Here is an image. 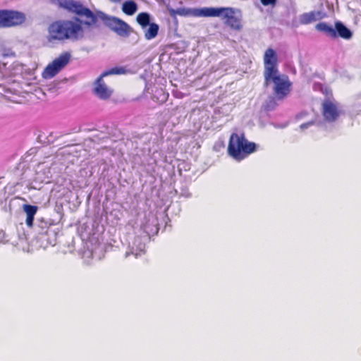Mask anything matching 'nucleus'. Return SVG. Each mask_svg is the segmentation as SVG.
<instances>
[{
  "label": "nucleus",
  "instance_id": "obj_11",
  "mask_svg": "<svg viewBox=\"0 0 361 361\" xmlns=\"http://www.w3.org/2000/svg\"><path fill=\"white\" fill-rule=\"evenodd\" d=\"M264 77L267 79L273 73H277L278 71V57L276 52L272 48H268L264 55Z\"/></svg>",
  "mask_w": 361,
  "mask_h": 361
},
{
  "label": "nucleus",
  "instance_id": "obj_12",
  "mask_svg": "<svg viewBox=\"0 0 361 361\" xmlns=\"http://www.w3.org/2000/svg\"><path fill=\"white\" fill-rule=\"evenodd\" d=\"M325 13L320 11H312L304 13L300 16V23L302 25H308L325 17Z\"/></svg>",
  "mask_w": 361,
  "mask_h": 361
},
{
  "label": "nucleus",
  "instance_id": "obj_21",
  "mask_svg": "<svg viewBox=\"0 0 361 361\" xmlns=\"http://www.w3.org/2000/svg\"><path fill=\"white\" fill-rule=\"evenodd\" d=\"M261 3L264 6L273 5L274 6L276 3V0H260Z\"/></svg>",
  "mask_w": 361,
  "mask_h": 361
},
{
  "label": "nucleus",
  "instance_id": "obj_3",
  "mask_svg": "<svg viewBox=\"0 0 361 361\" xmlns=\"http://www.w3.org/2000/svg\"><path fill=\"white\" fill-rule=\"evenodd\" d=\"M271 82L274 84V94L278 100H283L290 94L292 82L287 75H280L278 72L273 73L268 79L264 78L265 85H268Z\"/></svg>",
  "mask_w": 361,
  "mask_h": 361
},
{
  "label": "nucleus",
  "instance_id": "obj_10",
  "mask_svg": "<svg viewBox=\"0 0 361 361\" xmlns=\"http://www.w3.org/2000/svg\"><path fill=\"white\" fill-rule=\"evenodd\" d=\"M209 7L201 8H178L176 9L168 8L169 15L176 18L178 16L182 17H208Z\"/></svg>",
  "mask_w": 361,
  "mask_h": 361
},
{
  "label": "nucleus",
  "instance_id": "obj_8",
  "mask_svg": "<svg viewBox=\"0 0 361 361\" xmlns=\"http://www.w3.org/2000/svg\"><path fill=\"white\" fill-rule=\"evenodd\" d=\"M25 15L13 10H0V27H11L22 25Z\"/></svg>",
  "mask_w": 361,
  "mask_h": 361
},
{
  "label": "nucleus",
  "instance_id": "obj_13",
  "mask_svg": "<svg viewBox=\"0 0 361 361\" xmlns=\"http://www.w3.org/2000/svg\"><path fill=\"white\" fill-rule=\"evenodd\" d=\"M335 30L336 36L338 35L345 39H350L353 35L352 32L340 21L335 23Z\"/></svg>",
  "mask_w": 361,
  "mask_h": 361
},
{
  "label": "nucleus",
  "instance_id": "obj_19",
  "mask_svg": "<svg viewBox=\"0 0 361 361\" xmlns=\"http://www.w3.org/2000/svg\"><path fill=\"white\" fill-rule=\"evenodd\" d=\"M23 210L26 213V216H35L37 212V207L30 204H24Z\"/></svg>",
  "mask_w": 361,
  "mask_h": 361
},
{
  "label": "nucleus",
  "instance_id": "obj_2",
  "mask_svg": "<svg viewBox=\"0 0 361 361\" xmlns=\"http://www.w3.org/2000/svg\"><path fill=\"white\" fill-rule=\"evenodd\" d=\"M257 149V145L248 141L243 133H233L230 136L227 152L233 159L240 161L256 152Z\"/></svg>",
  "mask_w": 361,
  "mask_h": 361
},
{
  "label": "nucleus",
  "instance_id": "obj_17",
  "mask_svg": "<svg viewBox=\"0 0 361 361\" xmlns=\"http://www.w3.org/2000/svg\"><path fill=\"white\" fill-rule=\"evenodd\" d=\"M137 23L142 27H145L150 23L149 14L145 12L139 13L136 18Z\"/></svg>",
  "mask_w": 361,
  "mask_h": 361
},
{
  "label": "nucleus",
  "instance_id": "obj_9",
  "mask_svg": "<svg viewBox=\"0 0 361 361\" xmlns=\"http://www.w3.org/2000/svg\"><path fill=\"white\" fill-rule=\"evenodd\" d=\"M71 58V55L69 52H64L59 55L45 68L42 73L43 78L47 79L54 77L69 63Z\"/></svg>",
  "mask_w": 361,
  "mask_h": 361
},
{
  "label": "nucleus",
  "instance_id": "obj_15",
  "mask_svg": "<svg viewBox=\"0 0 361 361\" xmlns=\"http://www.w3.org/2000/svg\"><path fill=\"white\" fill-rule=\"evenodd\" d=\"M137 10V5L134 1H126L122 5V11L128 16H133Z\"/></svg>",
  "mask_w": 361,
  "mask_h": 361
},
{
  "label": "nucleus",
  "instance_id": "obj_18",
  "mask_svg": "<svg viewBox=\"0 0 361 361\" xmlns=\"http://www.w3.org/2000/svg\"><path fill=\"white\" fill-rule=\"evenodd\" d=\"M276 100L277 98L275 96L269 97L264 103L263 109L267 111L275 109L276 107L278 106Z\"/></svg>",
  "mask_w": 361,
  "mask_h": 361
},
{
  "label": "nucleus",
  "instance_id": "obj_6",
  "mask_svg": "<svg viewBox=\"0 0 361 361\" xmlns=\"http://www.w3.org/2000/svg\"><path fill=\"white\" fill-rule=\"evenodd\" d=\"M99 17L102 20L106 26L121 37H128L130 34V27L121 19L110 16L103 12L98 13Z\"/></svg>",
  "mask_w": 361,
  "mask_h": 361
},
{
  "label": "nucleus",
  "instance_id": "obj_1",
  "mask_svg": "<svg viewBox=\"0 0 361 361\" xmlns=\"http://www.w3.org/2000/svg\"><path fill=\"white\" fill-rule=\"evenodd\" d=\"M60 8L77 16L72 20H57L49 24L47 39L49 42L78 41L84 37L83 26L91 27L97 25V16L80 1L75 0H54Z\"/></svg>",
  "mask_w": 361,
  "mask_h": 361
},
{
  "label": "nucleus",
  "instance_id": "obj_4",
  "mask_svg": "<svg viewBox=\"0 0 361 361\" xmlns=\"http://www.w3.org/2000/svg\"><path fill=\"white\" fill-rule=\"evenodd\" d=\"M126 73L124 67H114L104 71L94 83L93 92L99 99L106 100L111 97L113 90L104 82L103 78L110 75H121Z\"/></svg>",
  "mask_w": 361,
  "mask_h": 361
},
{
  "label": "nucleus",
  "instance_id": "obj_16",
  "mask_svg": "<svg viewBox=\"0 0 361 361\" xmlns=\"http://www.w3.org/2000/svg\"><path fill=\"white\" fill-rule=\"evenodd\" d=\"M159 26L157 24L152 23L149 25V28L145 32V39L149 40L154 39L158 34Z\"/></svg>",
  "mask_w": 361,
  "mask_h": 361
},
{
  "label": "nucleus",
  "instance_id": "obj_7",
  "mask_svg": "<svg viewBox=\"0 0 361 361\" xmlns=\"http://www.w3.org/2000/svg\"><path fill=\"white\" fill-rule=\"evenodd\" d=\"M208 17L222 16L225 23L234 30H240L242 27L240 20L235 16V9L231 7L213 8L209 7Z\"/></svg>",
  "mask_w": 361,
  "mask_h": 361
},
{
  "label": "nucleus",
  "instance_id": "obj_14",
  "mask_svg": "<svg viewBox=\"0 0 361 361\" xmlns=\"http://www.w3.org/2000/svg\"><path fill=\"white\" fill-rule=\"evenodd\" d=\"M315 28L318 31L325 33L329 37H331L332 38L336 37V30L326 23L322 22L317 24Z\"/></svg>",
  "mask_w": 361,
  "mask_h": 361
},
{
  "label": "nucleus",
  "instance_id": "obj_22",
  "mask_svg": "<svg viewBox=\"0 0 361 361\" xmlns=\"http://www.w3.org/2000/svg\"><path fill=\"white\" fill-rule=\"evenodd\" d=\"M109 1L113 3H120L122 0H109Z\"/></svg>",
  "mask_w": 361,
  "mask_h": 361
},
{
  "label": "nucleus",
  "instance_id": "obj_5",
  "mask_svg": "<svg viewBox=\"0 0 361 361\" xmlns=\"http://www.w3.org/2000/svg\"><path fill=\"white\" fill-rule=\"evenodd\" d=\"M322 114L326 123H335L343 114L340 104L332 97L324 99L322 103Z\"/></svg>",
  "mask_w": 361,
  "mask_h": 361
},
{
  "label": "nucleus",
  "instance_id": "obj_20",
  "mask_svg": "<svg viewBox=\"0 0 361 361\" xmlns=\"http://www.w3.org/2000/svg\"><path fill=\"white\" fill-rule=\"evenodd\" d=\"M35 216H26L25 223L27 226L32 227L33 225Z\"/></svg>",
  "mask_w": 361,
  "mask_h": 361
}]
</instances>
